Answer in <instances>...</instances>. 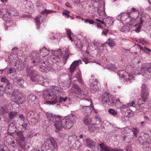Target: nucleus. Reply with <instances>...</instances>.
<instances>
[{
  "label": "nucleus",
  "mask_w": 151,
  "mask_h": 151,
  "mask_svg": "<svg viewBox=\"0 0 151 151\" xmlns=\"http://www.w3.org/2000/svg\"><path fill=\"white\" fill-rule=\"evenodd\" d=\"M29 57L34 65H38L41 63L42 64L40 69V71L48 73L50 71H53L54 70L52 65L47 61H44L43 57H42V59L40 58L38 53L36 51H32L30 54Z\"/></svg>",
  "instance_id": "1"
},
{
  "label": "nucleus",
  "mask_w": 151,
  "mask_h": 151,
  "mask_svg": "<svg viewBox=\"0 0 151 151\" xmlns=\"http://www.w3.org/2000/svg\"><path fill=\"white\" fill-rule=\"evenodd\" d=\"M77 119L76 116L72 114L65 118H62L60 121V124L59 123L55 124L56 129L59 130H61L63 128L69 129L73 126Z\"/></svg>",
  "instance_id": "2"
},
{
  "label": "nucleus",
  "mask_w": 151,
  "mask_h": 151,
  "mask_svg": "<svg viewBox=\"0 0 151 151\" xmlns=\"http://www.w3.org/2000/svg\"><path fill=\"white\" fill-rule=\"evenodd\" d=\"M44 145L45 149L41 151H55L58 147V144L57 140L54 138L50 139H47L44 142ZM32 151H40L38 149H34Z\"/></svg>",
  "instance_id": "3"
},
{
  "label": "nucleus",
  "mask_w": 151,
  "mask_h": 151,
  "mask_svg": "<svg viewBox=\"0 0 151 151\" xmlns=\"http://www.w3.org/2000/svg\"><path fill=\"white\" fill-rule=\"evenodd\" d=\"M26 70L27 75L29 76L32 81L39 84H43L42 77L37 75L36 71L29 68H27Z\"/></svg>",
  "instance_id": "4"
},
{
  "label": "nucleus",
  "mask_w": 151,
  "mask_h": 151,
  "mask_svg": "<svg viewBox=\"0 0 151 151\" xmlns=\"http://www.w3.org/2000/svg\"><path fill=\"white\" fill-rule=\"evenodd\" d=\"M123 151L122 149H116L111 148L107 146L103 143H101L98 145L96 147V149L93 151Z\"/></svg>",
  "instance_id": "5"
},
{
  "label": "nucleus",
  "mask_w": 151,
  "mask_h": 151,
  "mask_svg": "<svg viewBox=\"0 0 151 151\" xmlns=\"http://www.w3.org/2000/svg\"><path fill=\"white\" fill-rule=\"evenodd\" d=\"M101 99L102 103H106L109 106H112L114 103L113 99L109 96V94H104L101 97Z\"/></svg>",
  "instance_id": "6"
},
{
  "label": "nucleus",
  "mask_w": 151,
  "mask_h": 151,
  "mask_svg": "<svg viewBox=\"0 0 151 151\" xmlns=\"http://www.w3.org/2000/svg\"><path fill=\"white\" fill-rule=\"evenodd\" d=\"M100 0H95L91 1L93 3V5L91 6L89 5L88 6V9L89 10L90 13H93L96 11L99 12V6L100 5L99 1Z\"/></svg>",
  "instance_id": "7"
},
{
  "label": "nucleus",
  "mask_w": 151,
  "mask_h": 151,
  "mask_svg": "<svg viewBox=\"0 0 151 151\" xmlns=\"http://www.w3.org/2000/svg\"><path fill=\"white\" fill-rule=\"evenodd\" d=\"M27 100L29 104L33 106H35L38 103V98L35 95L32 93L28 96Z\"/></svg>",
  "instance_id": "8"
},
{
  "label": "nucleus",
  "mask_w": 151,
  "mask_h": 151,
  "mask_svg": "<svg viewBox=\"0 0 151 151\" xmlns=\"http://www.w3.org/2000/svg\"><path fill=\"white\" fill-rule=\"evenodd\" d=\"M98 80L93 77H91L89 80L90 83V90L93 93H94L98 89L97 83Z\"/></svg>",
  "instance_id": "9"
},
{
  "label": "nucleus",
  "mask_w": 151,
  "mask_h": 151,
  "mask_svg": "<svg viewBox=\"0 0 151 151\" xmlns=\"http://www.w3.org/2000/svg\"><path fill=\"white\" fill-rule=\"evenodd\" d=\"M47 117L48 119H49L51 122L55 123L54 125L56 128L55 124H58L59 123V124H60L61 123H60V121L61 119H62V118L61 117L58 115H56L52 114H50L48 115Z\"/></svg>",
  "instance_id": "10"
},
{
  "label": "nucleus",
  "mask_w": 151,
  "mask_h": 151,
  "mask_svg": "<svg viewBox=\"0 0 151 151\" xmlns=\"http://www.w3.org/2000/svg\"><path fill=\"white\" fill-rule=\"evenodd\" d=\"M54 92L52 90L49 91L47 89L44 91L42 94L43 98L45 100H49L50 101V99H52V96L53 95Z\"/></svg>",
  "instance_id": "11"
},
{
  "label": "nucleus",
  "mask_w": 151,
  "mask_h": 151,
  "mask_svg": "<svg viewBox=\"0 0 151 151\" xmlns=\"http://www.w3.org/2000/svg\"><path fill=\"white\" fill-rule=\"evenodd\" d=\"M141 71L147 74L151 72V63H145L142 65Z\"/></svg>",
  "instance_id": "12"
},
{
  "label": "nucleus",
  "mask_w": 151,
  "mask_h": 151,
  "mask_svg": "<svg viewBox=\"0 0 151 151\" xmlns=\"http://www.w3.org/2000/svg\"><path fill=\"white\" fill-rule=\"evenodd\" d=\"M96 120V123L95 124H92L88 126V129L91 132L93 131L97 127L99 128L100 127L101 121L99 119L96 118H95Z\"/></svg>",
  "instance_id": "13"
},
{
  "label": "nucleus",
  "mask_w": 151,
  "mask_h": 151,
  "mask_svg": "<svg viewBox=\"0 0 151 151\" xmlns=\"http://www.w3.org/2000/svg\"><path fill=\"white\" fill-rule=\"evenodd\" d=\"M60 95L57 94L54 91L53 94L52 96V99H50V101H48V103L51 104H55L58 102H59Z\"/></svg>",
  "instance_id": "14"
},
{
  "label": "nucleus",
  "mask_w": 151,
  "mask_h": 151,
  "mask_svg": "<svg viewBox=\"0 0 151 151\" xmlns=\"http://www.w3.org/2000/svg\"><path fill=\"white\" fill-rule=\"evenodd\" d=\"M13 82L17 87H22L23 86L24 80L21 78L16 77L14 79Z\"/></svg>",
  "instance_id": "15"
},
{
  "label": "nucleus",
  "mask_w": 151,
  "mask_h": 151,
  "mask_svg": "<svg viewBox=\"0 0 151 151\" xmlns=\"http://www.w3.org/2000/svg\"><path fill=\"white\" fill-rule=\"evenodd\" d=\"M128 15L127 13H122L117 16V19L118 20L123 22L129 20V18H128Z\"/></svg>",
  "instance_id": "16"
},
{
  "label": "nucleus",
  "mask_w": 151,
  "mask_h": 151,
  "mask_svg": "<svg viewBox=\"0 0 151 151\" xmlns=\"http://www.w3.org/2000/svg\"><path fill=\"white\" fill-rule=\"evenodd\" d=\"M130 68L132 70V72L135 75H138L140 73V72H141V69L140 67H139L138 65H134L130 66Z\"/></svg>",
  "instance_id": "17"
},
{
  "label": "nucleus",
  "mask_w": 151,
  "mask_h": 151,
  "mask_svg": "<svg viewBox=\"0 0 151 151\" xmlns=\"http://www.w3.org/2000/svg\"><path fill=\"white\" fill-rule=\"evenodd\" d=\"M81 63V60L74 61L71 65L69 68L70 72L71 73H73L75 69L78 66L79 63Z\"/></svg>",
  "instance_id": "18"
},
{
  "label": "nucleus",
  "mask_w": 151,
  "mask_h": 151,
  "mask_svg": "<svg viewBox=\"0 0 151 151\" xmlns=\"http://www.w3.org/2000/svg\"><path fill=\"white\" fill-rule=\"evenodd\" d=\"M16 126L14 123L11 122L9 124L8 132L10 134L15 133L17 131Z\"/></svg>",
  "instance_id": "19"
},
{
  "label": "nucleus",
  "mask_w": 151,
  "mask_h": 151,
  "mask_svg": "<svg viewBox=\"0 0 151 151\" xmlns=\"http://www.w3.org/2000/svg\"><path fill=\"white\" fill-rule=\"evenodd\" d=\"M149 95V92H141V96L139 99V102L141 101L146 102L148 100V97Z\"/></svg>",
  "instance_id": "20"
},
{
  "label": "nucleus",
  "mask_w": 151,
  "mask_h": 151,
  "mask_svg": "<svg viewBox=\"0 0 151 151\" xmlns=\"http://www.w3.org/2000/svg\"><path fill=\"white\" fill-rule=\"evenodd\" d=\"M81 109L82 112L86 115H90L91 112V110L90 106H81Z\"/></svg>",
  "instance_id": "21"
},
{
  "label": "nucleus",
  "mask_w": 151,
  "mask_h": 151,
  "mask_svg": "<svg viewBox=\"0 0 151 151\" xmlns=\"http://www.w3.org/2000/svg\"><path fill=\"white\" fill-rule=\"evenodd\" d=\"M51 87L52 89L56 91H57L58 93L60 94V95H64L65 94V92L64 91L61 87L54 85H52Z\"/></svg>",
  "instance_id": "22"
},
{
  "label": "nucleus",
  "mask_w": 151,
  "mask_h": 151,
  "mask_svg": "<svg viewBox=\"0 0 151 151\" xmlns=\"http://www.w3.org/2000/svg\"><path fill=\"white\" fill-rule=\"evenodd\" d=\"M86 142L88 146L93 149V151L94 150L96 149V147H95V145L96 143L93 141L91 139H88L86 140Z\"/></svg>",
  "instance_id": "23"
},
{
  "label": "nucleus",
  "mask_w": 151,
  "mask_h": 151,
  "mask_svg": "<svg viewBox=\"0 0 151 151\" xmlns=\"http://www.w3.org/2000/svg\"><path fill=\"white\" fill-rule=\"evenodd\" d=\"M133 136V135H132V134L129 132L128 134L124 136L123 139L124 141L128 143L130 142L133 138H134Z\"/></svg>",
  "instance_id": "24"
},
{
  "label": "nucleus",
  "mask_w": 151,
  "mask_h": 151,
  "mask_svg": "<svg viewBox=\"0 0 151 151\" xmlns=\"http://www.w3.org/2000/svg\"><path fill=\"white\" fill-rule=\"evenodd\" d=\"M127 13L128 15L134 13L137 16H138L139 15V11L137 9L133 7L130 10H127Z\"/></svg>",
  "instance_id": "25"
},
{
  "label": "nucleus",
  "mask_w": 151,
  "mask_h": 151,
  "mask_svg": "<svg viewBox=\"0 0 151 151\" xmlns=\"http://www.w3.org/2000/svg\"><path fill=\"white\" fill-rule=\"evenodd\" d=\"M52 54L55 57L56 59H60L62 56L61 50L59 49L57 50L53 51L52 52Z\"/></svg>",
  "instance_id": "26"
},
{
  "label": "nucleus",
  "mask_w": 151,
  "mask_h": 151,
  "mask_svg": "<svg viewBox=\"0 0 151 151\" xmlns=\"http://www.w3.org/2000/svg\"><path fill=\"white\" fill-rule=\"evenodd\" d=\"M81 101L82 105L81 106H89L91 104V100L90 99L86 98L84 99H82Z\"/></svg>",
  "instance_id": "27"
},
{
  "label": "nucleus",
  "mask_w": 151,
  "mask_h": 151,
  "mask_svg": "<svg viewBox=\"0 0 151 151\" xmlns=\"http://www.w3.org/2000/svg\"><path fill=\"white\" fill-rule=\"evenodd\" d=\"M105 25L107 27H110L113 24V21L110 17H108L105 19L104 22Z\"/></svg>",
  "instance_id": "28"
},
{
  "label": "nucleus",
  "mask_w": 151,
  "mask_h": 151,
  "mask_svg": "<svg viewBox=\"0 0 151 151\" xmlns=\"http://www.w3.org/2000/svg\"><path fill=\"white\" fill-rule=\"evenodd\" d=\"M78 93L80 96V98L81 100L88 97V92L87 91L84 89H82L81 90V91Z\"/></svg>",
  "instance_id": "29"
},
{
  "label": "nucleus",
  "mask_w": 151,
  "mask_h": 151,
  "mask_svg": "<svg viewBox=\"0 0 151 151\" xmlns=\"http://www.w3.org/2000/svg\"><path fill=\"white\" fill-rule=\"evenodd\" d=\"M143 104V103H142L141 104L139 103L136 107L137 112L140 114H142L145 112L144 110L143 109V107L142 106V105Z\"/></svg>",
  "instance_id": "30"
},
{
  "label": "nucleus",
  "mask_w": 151,
  "mask_h": 151,
  "mask_svg": "<svg viewBox=\"0 0 151 151\" xmlns=\"http://www.w3.org/2000/svg\"><path fill=\"white\" fill-rule=\"evenodd\" d=\"M14 101L18 104H22L24 101L23 98H22L21 96H14Z\"/></svg>",
  "instance_id": "31"
},
{
  "label": "nucleus",
  "mask_w": 151,
  "mask_h": 151,
  "mask_svg": "<svg viewBox=\"0 0 151 151\" xmlns=\"http://www.w3.org/2000/svg\"><path fill=\"white\" fill-rule=\"evenodd\" d=\"M65 52V56L63 57L62 59V62L64 65H65L66 63V61L68 60L70 55L68 49H66Z\"/></svg>",
  "instance_id": "32"
},
{
  "label": "nucleus",
  "mask_w": 151,
  "mask_h": 151,
  "mask_svg": "<svg viewBox=\"0 0 151 151\" xmlns=\"http://www.w3.org/2000/svg\"><path fill=\"white\" fill-rule=\"evenodd\" d=\"M76 136L75 135H72L69 136L68 138V144L70 146L76 141L75 139Z\"/></svg>",
  "instance_id": "33"
},
{
  "label": "nucleus",
  "mask_w": 151,
  "mask_h": 151,
  "mask_svg": "<svg viewBox=\"0 0 151 151\" xmlns=\"http://www.w3.org/2000/svg\"><path fill=\"white\" fill-rule=\"evenodd\" d=\"M40 52L41 55L42 56H47L49 53V50L45 47L42 48V49H40Z\"/></svg>",
  "instance_id": "34"
},
{
  "label": "nucleus",
  "mask_w": 151,
  "mask_h": 151,
  "mask_svg": "<svg viewBox=\"0 0 151 151\" xmlns=\"http://www.w3.org/2000/svg\"><path fill=\"white\" fill-rule=\"evenodd\" d=\"M75 77L77 79L79 83L81 84H83V82L81 77V71H79L77 72L75 75Z\"/></svg>",
  "instance_id": "35"
},
{
  "label": "nucleus",
  "mask_w": 151,
  "mask_h": 151,
  "mask_svg": "<svg viewBox=\"0 0 151 151\" xmlns=\"http://www.w3.org/2000/svg\"><path fill=\"white\" fill-rule=\"evenodd\" d=\"M142 145H143V148L144 150H151V144L150 143L146 142Z\"/></svg>",
  "instance_id": "36"
},
{
  "label": "nucleus",
  "mask_w": 151,
  "mask_h": 151,
  "mask_svg": "<svg viewBox=\"0 0 151 151\" xmlns=\"http://www.w3.org/2000/svg\"><path fill=\"white\" fill-rule=\"evenodd\" d=\"M142 133L140 134L138 140L139 143L141 144L142 145L146 142L147 140L144 137Z\"/></svg>",
  "instance_id": "37"
},
{
  "label": "nucleus",
  "mask_w": 151,
  "mask_h": 151,
  "mask_svg": "<svg viewBox=\"0 0 151 151\" xmlns=\"http://www.w3.org/2000/svg\"><path fill=\"white\" fill-rule=\"evenodd\" d=\"M12 88V84L9 83H8L6 85V86L4 88L6 91V93L10 94L11 93V88Z\"/></svg>",
  "instance_id": "38"
},
{
  "label": "nucleus",
  "mask_w": 151,
  "mask_h": 151,
  "mask_svg": "<svg viewBox=\"0 0 151 151\" xmlns=\"http://www.w3.org/2000/svg\"><path fill=\"white\" fill-rule=\"evenodd\" d=\"M17 112L16 111H10L8 113V115L10 119H12L16 117L17 115Z\"/></svg>",
  "instance_id": "39"
},
{
  "label": "nucleus",
  "mask_w": 151,
  "mask_h": 151,
  "mask_svg": "<svg viewBox=\"0 0 151 151\" xmlns=\"http://www.w3.org/2000/svg\"><path fill=\"white\" fill-rule=\"evenodd\" d=\"M83 122L86 125H89L91 122V119L88 116H86L83 119Z\"/></svg>",
  "instance_id": "40"
},
{
  "label": "nucleus",
  "mask_w": 151,
  "mask_h": 151,
  "mask_svg": "<svg viewBox=\"0 0 151 151\" xmlns=\"http://www.w3.org/2000/svg\"><path fill=\"white\" fill-rule=\"evenodd\" d=\"M23 132L22 131H18L16 133L17 135L18 136L20 139L22 141H24L25 140V138L24 136Z\"/></svg>",
  "instance_id": "41"
},
{
  "label": "nucleus",
  "mask_w": 151,
  "mask_h": 151,
  "mask_svg": "<svg viewBox=\"0 0 151 151\" xmlns=\"http://www.w3.org/2000/svg\"><path fill=\"white\" fill-rule=\"evenodd\" d=\"M66 31V34L68 35V37L71 42H72L73 41V36H71V35L73 34V33L71 32L70 29H67Z\"/></svg>",
  "instance_id": "42"
},
{
  "label": "nucleus",
  "mask_w": 151,
  "mask_h": 151,
  "mask_svg": "<svg viewBox=\"0 0 151 151\" xmlns=\"http://www.w3.org/2000/svg\"><path fill=\"white\" fill-rule=\"evenodd\" d=\"M81 146V144L78 141H76L75 143H73L70 147L75 148V149H77L80 148Z\"/></svg>",
  "instance_id": "43"
},
{
  "label": "nucleus",
  "mask_w": 151,
  "mask_h": 151,
  "mask_svg": "<svg viewBox=\"0 0 151 151\" xmlns=\"http://www.w3.org/2000/svg\"><path fill=\"white\" fill-rule=\"evenodd\" d=\"M35 113L32 111H29L27 114V119H32L34 117Z\"/></svg>",
  "instance_id": "44"
},
{
  "label": "nucleus",
  "mask_w": 151,
  "mask_h": 151,
  "mask_svg": "<svg viewBox=\"0 0 151 151\" xmlns=\"http://www.w3.org/2000/svg\"><path fill=\"white\" fill-rule=\"evenodd\" d=\"M8 112V110L6 107H2L0 108V113L4 114L7 113Z\"/></svg>",
  "instance_id": "45"
},
{
  "label": "nucleus",
  "mask_w": 151,
  "mask_h": 151,
  "mask_svg": "<svg viewBox=\"0 0 151 151\" xmlns=\"http://www.w3.org/2000/svg\"><path fill=\"white\" fill-rule=\"evenodd\" d=\"M11 144V146L14 148H17L19 146H21L19 142L17 140L12 141Z\"/></svg>",
  "instance_id": "46"
},
{
  "label": "nucleus",
  "mask_w": 151,
  "mask_h": 151,
  "mask_svg": "<svg viewBox=\"0 0 151 151\" xmlns=\"http://www.w3.org/2000/svg\"><path fill=\"white\" fill-rule=\"evenodd\" d=\"M124 73H126V72L124 70H121L118 72L117 74L121 78H122L125 79V76Z\"/></svg>",
  "instance_id": "47"
},
{
  "label": "nucleus",
  "mask_w": 151,
  "mask_h": 151,
  "mask_svg": "<svg viewBox=\"0 0 151 151\" xmlns=\"http://www.w3.org/2000/svg\"><path fill=\"white\" fill-rule=\"evenodd\" d=\"M8 14L12 16H16L18 15V13L17 10L13 8L10 12H8Z\"/></svg>",
  "instance_id": "48"
},
{
  "label": "nucleus",
  "mask_w": 151,
  "mask_h": 151,
  "mask_svg": "<svg viewBox=\"0 0 151 151\" xmlns=\"http://www.w3.org/2000/svg\"><path fill=\"white\" fill-rule=\"evenodd\" d=\"M142 134L147 140L151 137V132H147L145 133H142Z\"/></svg>",
  "instance_id": "49"
},
{
  "label": "nucleus",
  "mask_w": 151,
  "mask_h": 151,
  "mask_svg": "<svg viewBox=\"0 0 151 151\" xmlns=\"http://www.w3.org/2000/svg\"><path fill=\"white\" fill-rule=\"evenodd\" d=\"M132 131L135 137L136 138L138 133L139 132V129L137 127L133 128L132 129Z\"/></svg>",
  "instance_id": "50"
},
{
  "label": "nucleus",
  "mask_w": 151,
  "mask_h": 151,
  "mask_svg": "<svg viewBox=\"0 0 151 151\" xmlns=\"http://www.w3.org/2000/svg\"><path fill=\"white\" fill-rule=\"evenodd\" d=\"M141 92H149L148 88L145 84L142 85Z\"/></svg>",
  "instance_id": "51"
},
{
  "label": "nucleus",
  "mask_w": 151,
  "mask_h": 151,
  "mask_svg": "<svg viewBox=\"0 0 151 151\" xmlns=\"http://www.w3.org/2000/svg\"><path fill=\"white\" fill-rule=\"evenodd\" d=\"M120 30L123 32H128L130 31V29L128 27L125 25L122 27Z\"/></svg>",
  "instance_id": "52"
},
{
  "label": "nucleus",
  "mask_w": 151,
  "mask_h": 151,
  "mask_svg": "<svg viewBox=\"0 0 151 151\" xmlns=\"http://www.w3.org/2000/svg\"><path fill=\"white\" fill-rule=\"evenodd\" d=\"M107 42L108 43L109 46L111 47H113L115 45V42L112 41L110 39H108V40L107 41Z\"/></svg>",
  "instance_id": "53"
},
{
  "label": "nucleus",
  "mask_w": 151,
  "mask_h": 151,
  "mask_svg": "<svg viewBox=\"0 0 151 151\" xmlns=\"http://www.w3.org/2000/svg\"><path fill=\"white\" fill-rule=\"evenodd\" d=\"M72 88L76 89L78 93L81 91V90L79 87L76 84H73L72 86Z\"/></svg>",
  "instance_id": "54"
},
{
  "label": "nucleus",
  "mask_w": 151,
  "mask_h": 151,
  "mask_svg": "<svg viewBox=\"0 0 151 151\" xmlns=\"http://www.w3.org/2000/svg\"><path fill=\"white\" fill-rule=\"evenodd\" d=\"M41 17V15H39L36 17L35 18V20L36 22V24L37 26H38V27H37V28H39V26L40 24V19Z\"/></svg>",
  "instance_id": "55"
},
{
  "label": "nucleus",
  "mask_w": 151,
  "mask_h": 151,
  "mask_svg": "<svg viewBox=\"0 0 151 151\" xmlns=\"http://www.w3.org/2000/svg\"><path fill=\"white\" fill-rule=\"evenodd\" d=\"M108 111L110 114L114 116L117 115V111L115 110L112 109H109Z\"/></svg>",
  "instance_id": "56"
},
{
  "label": "nucleus",
  "mask_w": 151,
  "mask_h": 151,
  "mask_svg": "<svg viewBox=\"0 0 151 151\" xmlns=\"http://www.w3.org/2000/svg\"><path fill=\"white\" fill-rule=\"evenodd\" d=\"M134 77L132 74H128V77L127 78L126 77H125V79H126V81H129L130 82H131V81L134 78Z\"/></svg>",
  "instance_id": "57"
},
{
  "label": "nucleus",
  "mask_w": 151,
  "mask_h": 151,
  "mask_svg": "<svg viewBox=\"0 0 151 151\" xmlns=\"http://www.w3.org/2000/svg\"><path fill=\"white\" fill-rule=\"evenodd\" d=\"M53 12H55V11H53ZM53 12L51 10H47L46 9H45L43 11H42L41 12V14L44 15H46L48 13H50Z\"/></svg>",
  "instance_id": "58"
},
{
  "label": "nucleus",
  "mask_w": 151,
  "mask_h": 151,
  "mask_svg": "<svg viewBox=\"0 0 151 151\" xmlns=\"http://www.w3.org/2000/svg\"><path fill=\"white\" fill-rule=\"evenodd\" d=\"M68 99L67 97H65V98H63L61 96V95L60 96L59 103H61L63 102H65Z\"/></svg>",
  "instance_id": "59"
},
{
  "label": "nucleus",
  "mask_w": 151,
  "mask_h": 151,
  "mask_svg": "<svg viewBox=\"0 0 151 151\" xmlns=\"http://www.w3.org/2000/svg\"><path fill=\"white\" fill-rule=\"evenodd\" d=\"M84 22L86 23L88 22L90 24H93L94 23V22L93 20L90 19H85L84 20Z\"/></svg>",
  "instance_id": "60"
},
{
  "label": "nucleus",
  "mask_w": 151,
  "mask_h": 151,
  "mask_svg": "<svg viewBox=\"0 0 151 151\" xmlns=\"http://www.w3.org/2000/svg\"><path fill=\"white\" fill-rule=\"evenodd\" d=\"M59 137L63 138H66L68 137V135L64 133H60L59 134Z\"/></svg>",
  "instance_id": "61"
},
{
  "label": "nucleus",
  "mask_w": 151,
  "mask_h": 151,
  "mask_svg": "<svg viewBox=\"0 0 151 151\" xmlns=\"http://www.w3.org/2000/svg\"><path fill=\"white\" fill-rule=\"evenodd\" d=\"M8 15H9L8 14V13H6V14H4L2 18L5 21H7L9 18V16H8Z\"/></svg>",
  "instance_id": "62"
},
{
  "label": "nucleus",
  "mask_w": 151,
  "mask_h": 151,
  "mask_svg": "<svg viewBox=\"0 0 151 151\" xmlns=\"http://www.w3.org/2000/svg\"><path fill=\"white\" fill-rule=\"evenodd\" d=\"M60 34H56V36H54L52 37H51L52 39H57L58 40H59V39H60L61 37V36H60Z\"/></svg>",
  "instance_id": "63"
},
{
  "label": "nucleus",
  "mask_w": 151,
  "mask_h": 151,
  "mask_svg": "<svg viewBox=\"0 0 151 151\" xmlns=\"http://www.w3.org/2000/svg\"><path fill=\"white\" fill-rule=\"evenodd\" d=\"M12 9L13 8H12V7L10 6H7L6 8V9L7 12L6 13H8V12H10L12 10Z\"/></svg>",
  "instance_id": "64"
}]
</instances>
